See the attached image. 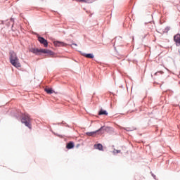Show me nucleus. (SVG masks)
Listing matches in <instances>:
<instances>
[{
	"label": "nucleus",
	"instance_id": "obj_1",
	"mask_svg": "<svg viewBox=\"0 0 180 180\" xmlns=\"http://www.w3.org/2000/svg\"><path fill=\"white\" fill-rule=\"evenodd\" d=\"M9 54L11 64H12L13 67H15V68H20V67H22V65H20V62H19V58H18L16 53H15V51H11Z\"/></svg>",
	"mask_w": 180,
	"mask_h": 180
},
{
	"label": "nucleus",
	"instance_id": "obj_2",
	"mask_svg": "<svg viewBox=\"0 0 180 180\" xmlns=\"http://www.w3.org/2000/svg\"><path fill=\"white\" fill-rule=\"evenodd\" d=\"M21 123H23L27 128L32 129V119L29 115H25L21 119Z\"/></svg>",
	"mask_w": 180,
	"mask_h": 180
},
{
	"label": "nucleus",
	"instance_id": "obj_3",
	"mask_svg": "<svg viewBox=\"0 0 180 180\" xmlns=\"http://www.w3.org/2000/svg\"><path fill=\"white\" fill-rule=\"evenodd\" d=\"M96 133H98L99 134H103L105 133V131H103V127H101L100 129L96 131H91V132H86V136H94Z\"/></svg>",
	"mask_w": 180,
	"mask_h": 180
},
{
	"label": "nucleus",
	"instance_id": "obj_4",
	"mask_svg": "<svg viewBox=\"0 0 180 180\" xmlns=\"http://www.w3.org/2000/svg\"><path fill=\"white\" fill-rule=\"evenodd\" d=\"M38 41H39V43L41 44H43L44 47H48L49 42L44 37H38Z\"/></svg>",
	"mask_w": 180,
	"mask_h": 180
},
{
	"label": "nucleus",
	"instance_id": "obj_5",
	"mask_svg": "<svg viewBox=\"0 0 180 180\" xmlns=\"http://www.w3.org/2000/svg\"><path fill=\"white\" fill-rule=\"evenodd\" d=\"M174 41L176 44V46H180V34H176L174 36Z\"/></svg>",
	"mask_w": 180,
	"mask_h": 180
},
{
	"label": "nucleus",
	"instance_id": "obj_6",
	"mask_svg": "<svg viewBox=\"0 0 180 180\" xmlns=\"http://www.w3.org/2000/svg\"><path fill=\"white\" fill-rule=\"evenodd\" d=\"M53 44H54V46H56V47H64L67 46V44H65L64 42H61L58 41H55Z\"/></svg>",
	"mask_w": 180,
	"mask_h": 180
},
{
	"label": "nucleus",
	"instance_id": "obj_7",
	"mask_svg": "<svg viewBox=\"0 0 180 180\" xmlns=\"http://www.w3.org/2000/svg\"><path fill=\"white\" fill-rule=\"evenodd\" d=\"M75 146V145L74 144V142L70 141L68 143H67L66 148L68 150H71V148H74Z\"/></svg>",
	"mask_w": 180,
	"mask_h": 180
},
{
	"label": "nucleus",
	"instance_id": "obj_8",
	"mask_svg": "<svg viewBox=\"0 0 180 180\" xmlns=\"http://www.w3.org/2000/svg\"><path fill=\"white\" fill-rule=\"evenodd\" d=\"M30 53H33L34 54H39L40 53V49L36 48H32L30 49Z\"/></svg>",
	"mask_w": 180,
	"mask_h": 180
},
{
	"label": "nucleus",
	"instance_id": "obj_9",
	"mask_svg": "<svg viewBox=\"0 0 180 180\" xmlns=\"http://www.w3.org/2000/svg\"><path fill=\"white\" fill-rule=\"evenodd\" d=\"M39 53H44V54H52V51L49 49H39Z\"/></svg>",
	"mask_w": 180,
	"mask_h": 180
},
{
	"label": "nucleus",
	"instance_id": "obj_10",
	"mask_svg": "<svg viewBox=\"0 0 180 180\" xmlns=\"http://www.w3.org/2000/svg\"><path fill=\"white\" fill-rule=\"evenodd\" d=\"M94 148H96V150H99L100 151H102L103 150V146H102V144L101 143L95 144Z\"/></svg>",
	"mask_w": 180,
	"mask_h": 180
},
{
	"label": "nucleus",
	"instance_id": "obj_11",
	"mask_svg": "<svg viewBox=\"0 0 180 180\" xmlns=\"http://www.w3.org/2000/svg\"><path fill=\"white\" fill-rule=\"evenodd\" d=\"M45 92H46V94H49V95H51V94H53L54 92V91H53V89L51 88H49V87H46L44 89Z\"/></svg>",
	"mask_w": 180,
	"mask_h": 180
},
{
	"label": "nucleus",
	"instance_id": "obj_12",
	"mask_svg": "<svg viewBox=\"0 0 180 180\" xmlns=\"http://www.w3.org/2000/svg\"><path fill=\"white\" fill-rule=\"evenodd\" d=\"M82 56L86 58H94V57L92 53H82Z\"/></svg>",
	"mask_w": 180,
	"mask_h": 180
},
{
	"label": "nucleus",
	"instance_id": "obj_13",
	"mask_svg": "<svg viewBox=\"0 0 180 180\" xmlns=\"http://www.w3.org/2000/svg\"><path fill=\"white\" fill-rule=\"evenodd\" d=\"M99 115H105V116H108V112H106V110L101 109L99 112H98Z\"/></svg>",
	"mask_w": 180,
	"mask_h": 180
},
{
	"label": "nucleus",
	"instance_id": "obj_14",
	"mask_svg": "<svg viewBox=\"0 0 180 180\" xmlns=\"http://www.w3.org/2000/svg\"><path fill=\"white\" fill-rule=\"evenodd\" d=\"M76 1H79L80 2H86V0H76Z\"/></svg>",
	"mask_w": 180,
	"mask_h": 180
},
{
	"label": "nucleus",
	"instance_id": "obj_15",
	"mask_svg": "<svg viewBox=\"0 0 180 180\" xmlns=\"http://www.w3.org/2000/svg\"><path fill=\"white\" fill-rule=\"evenodd\" d=\"M158 72H159V74H164V72H162V71H160Z\"/></svg>",
	"mask_w": 180,
	"mask_h": 180
},
{
	"label": "nucleus",
	"instance_id": "obj_16",
	"mask_svg": "<svg viewBox=\"0 0 180 180\" xmlns=\"http://www.w3.org/2000/svg\"><path fill=\"white\" fill-rule=\"evenodd\" d=\"M115 153H120V150H115Z\"/></svg>",
	"mask_w": 180,
	"mask_h": 180
},
{
	"label": "nucleus",
	"instance_id": "obj_17",
	"mask_svg": "<svg viewBox=\"0 0 180 180\" xmlns=\"http://www.w3.org/2000/svg\"><path fill=\"white\" fill-rule=\"evenodd\" d=\"M72 46H77V44H72Z\"/></svg>",
	"mask_w": 180,
	"mask_h": 180
},
{
	"label": "nucleus",
	"instance_id": "obj_18",
	"mask_svg": "<svg viewBox=\"0 0 180 180\" xmlns=\"http://www.w3.org/2000/svg\"><path fill=\"white\" fill-rule=\"evenodd\" d=\"M157 74H158V72H155V75H157Z\"/></svg>",
	"mask_w": 180,
	"mask_h": 180
}]
</instances>
